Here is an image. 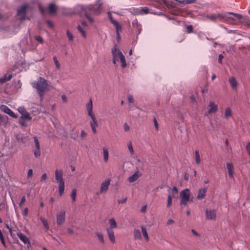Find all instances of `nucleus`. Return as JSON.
I'll list each match as a JSON object with an SVG mask.
<instances>
[{
	"label": "nucleus",
	"instance_id": "nucleus-1",
	"mask_svg": "<svg viewBox=\"0 0 250 250\" xmlns=\"http://www.w3.org/2000/svg\"><path fill=\"white\" fill-rule=\"evenodd\" d=\"M99 9L100 6L97 8L93 5L88 6L78 5L76 7V12L81 15H84L89 21L92 23L94 20L91 15L99 14L100 13Z\"/></svg>",
	"mask_w": 250,
	"mask_h": 250
},
{
	"label": "nucleus",
	"instance_id": "nucleus-2",
	"mask_svg": "<svg viewBox=\"0 0 250 250\" xmlns=\"http://www.w3.org/2000/svg\"><path fill=\"white\" fill-rule=\"evenodd\" d=\"M229 15H233L237 20H240L242 19L243 16L242 15L239 14H236L233 12L226 13L224 14H221L220 13L213 14L211 15H207L205 16L207 19L209 20L212 21H215L216 20H229L230 22L234 21L235 20L234 18L229 16Z\"/></svg>",
	"mask_w": 250,
	"mask_h": 250
},
{
	"label": "nucleus",
	"instance_id": "nucleus-3",
	"mask_svg": "<svg viewBox=\"0 0 250 250\" xmlns=\"http://www.w3.org/2000/svg\"><path fill=\"white\" fill-rule=\"evenodd\" d=\"M31 84L33 88L37 89L40 99L42 101L45 92L49 90L47 81L44 78L40 77L37 81L32 83Z\"/></svg>",
	"mask_w": 250,
	"mask_h": 250
},
{
	"label": "nucleus",
	"instance_id": "nucleus-4",
	"mask_svg": "<svg viewBox=\"0 0 250 250\" xmlns=\"http://www.w3.org/2000/svg\"><path fill=\"white\" fill-rule=\"evenodd\" d=\"M55 179L59 182V192L62 196L64 190V181L63 179V172L62 170H56Z\"/></svg>",
	"mask_w": 250,
	"mask_h": 250
},
{
	"label": "nucleus",
	"instance_id": "nucleus-5",
	"mask_svg": "<svg viewBox=\"0 0 250 250\" xmlns=\"http://www.w3.org/2000/svg\"><path fill=\"white\" fill-rule=\"evenodd\" d=\"M190 191L188 188L182 190L180 193L181 199L180 204L186 206L188 201L192 202V199H190Z\"/></svg>",
	"mask_w": 250,
	"mask_h": 250
},
{
	"label": "nucleus",
	"instance_id": "nucleus-6",
	"mask_svg": "<svg viewBox=\"0 0 250 250\" xmlns=\"http://www.w3.org/2000/svg\"><path fill=\"white\" fill-rule=\"evenodd\" d=\"M109 19L111 22L115 26L116 28V33L117 38V41L119 42L121 40V37L119 34V32L122 31V28L121 25L119 23V22L113 19V18L110 16Z\"/></svg>",
	"mask_w": 250,
	"mask_h": 250
},
{
	"label": "nucleus",
	"instance_id": "nucleus-7",
	"mask_svg": "<svg viewBox=\"0 0 250 250\" xmlns=\"http://www.w3.org/2000/svg\"><path fill=\"white\" fill-rule=\"evenodd\" d=\"M110 184V180L108 179L103 182L101 184L100 193H105L107 191L108 187Z\"/></svg>",
	"mask_w": 250,
	"mask_h": 250
},
{
	"label": "nucleus",
	"instance_id": "nucleus-8",
	"mask_svg": "<svg viewBox=\"0 0 250 250\" xmlns=\"http://www.w3.org/2000/svg\"><path fill=\"white\" fill-rule=\"evenodd\" d=\"M57 223L59 226L61 225L65 222V213L64 211H61L58 213L56 215Z\"/></svg>",
	"mask_w": 250,
	"mask_h": 250
},
{
	"label": "nucleus",
	"instance_id": "nucleus-9",
	"mask_svg": "<svg viewBox=\"0 0 250 250\" xmlns=\"http://www.w3.org/2000/svg\"><path fill=\"white\" fill-rule=\"evenodd\" d=\"M206 217L208 220H215L216 217V210L214 209H207Z\"/></svg>",
	"mask_w": 250,
	"mask_h": 250
},
{
	"label": "nucleus",
	"instance_id": "nucleus-10",
	"mask_svg": "<svg viewBox=\"0 0 250 250\" xmlns=\"http://www.w3.org/2000/svg\"><path fill=\"white\" fill-rule=\"evenodd\" d=\"M92 121L90 122V125L91 127L92 132L95 134L97 132L96 127L98 126V121L95 115L89 116Z\"/></svg>",
	"mask_w": 250,
	"mask_h": 250
},
{
	"label": "nucleus",
	"instance_id": "nucleus-11",
	"mask_svg": "<svg viewBox=\"0 0 250 250\" xmlns=\"http://www.w3.org/2000/svg\"><path fill=\"white\" fill-rule=\"evenodd\" d=\"M27 9V6L26 5H22L20 8H19L18 10V14L19 15H21V17L20 18L21 20H23L25 18V15L26 14Z\"/></svg>",
	"mask_w": 250,
	"mask_h": 250
},
{
	"label": "nucleus",
	"instance_id": "nucleus-12",
	"mask_svg": "<svg viewBox=\"0 0 250 250\" xmlns=\"http://www.w3.org/2000/svg\"><path fill=\"white\" fill-rule=\"evenodd\" d=\"M207 190V187H204V188L199 189L196 198L200 200L203 199L206 195Z\"/></svg>",
	"mask_w": 250,
	"mask_h": 250
},
{
	"label": "nucleus",
	"instance_id": "nucleus-13",
	"mask_svg": "<svg viewBox=\"0 0 250 250\" xmlns=\"http://www.w3.org/2000/svg\"><path fill=\"white\" fill-rule=\"evenodd\" d=\"M208 107V114L215 113L218 110L217 104H215L213 102H210L209 103Z\"/></svg>",
	"mask_w": 250,
	"mask_h": 250
},
{
	"label": "nucleus",
	"instance_id": "nucleus-14",
	"mask_svg": "<svg viewBox=\"0 0 250 250\" xmlns=\"http://www.w3.org/2000/svg\"><path fill=\"white\" fill-rule=\"evenodd\" d=\"M86 107L87 111V114L89 116L95 115L93 113L92 101L91 99L89 100V102L86 104Z\"/></svg>",
	"mask_w": 250,
	"mask_h": 250
},
{
	"label": "nucleus",
	"instance_id": "nucleus-15",
	"mask_svg": "<svg viewBox=\"0 0 250 250\" xmlns=\"http://www.w3.org/2000/svg\"><path fill=\"white\" fill-rule=\"evenodd\" d=\"M132 24L133 28L137 32V34H140L142 30V26L141 25L138 23L137 20H133L132 22Z\"/></svg>",
	"mask_w": 250,
	"mask_h": 250
},
{
	"label": "nucleus",
	"instance_id": "nucleus-16",
	"mask_svg": "<svg viewBox=\"0 0 250 250\" xmlns=\"http://www.w3.org/2000/svg\"><path fill=\"white\" fill-rule=\"evenodd\" d=\"M141 174L139 171H136L132 175L129 176L128 178V180L129 182L132 183L135 181L140 176H141Z\"/></svg>",
	"mask_w": 250,
	"mask_h": 250
},
{
	"label": "nucleus",
	"instance_id": "nucleus-17",
	"mask_svg": "<svg viewBox=\"0 0 250 250\" xmlns=\"http://www.w3.org/2000/svg\"><path fill=\"white\" fill-rule=\"evenodd\" d=\"M227 167L228 170V173L230 178L232 179L233 178V174H234V168L233 166L232 163H227Z\"/></svg>",
	"mask_w": 250,
	"mask_h": 250
},
{
	"label": "nucleus",
	"instance_id": "nucleus-18",
	"mask_svg": "<svg viewBox=\"0 0 250 250\" xmlns=\"http://www.w3.org/2000/svg\"><path fill=\"white\" fill-rule=\"evenodd\" d=\"M47 9L48 10L49 13L50 14L53 15L56 13L57 10V7L54 3H50L48 4Z\"/></svg>",
	"mask_w": 250,
	"mask_h": 250
},
{
	"label": "nucleus",
	"instance_id": "nucleus-19",
	"mask_svg": "<svg viewBox=\"0 0 250 250\" xmlns=\"http://www.w3.org/2000/svg\"><path fill=\"white\" fill-rule=\"evenodd\" d=\"M17 236L19 238V239L23 242L24 244H30L29 239L23 233L21 232H19L17 233Z\"/></svg>",
	"mask_w": 250,
	"mask_h": 250
},
{
	"label": "nucleus",
	"instance_id": "nucleus-20",
	"mask_svg": "<svg viewBox=\"0 0 250 250\" xmlns=\"http://www.w3.org/2000/svg\"><path fill=\"white\" fill-rule=\"evenodd\" d=\"M106 230L110 241L112 243H115V239L113 229L106 228Z\"/></svg>",
	"mask_w": 250,
	"mask_h": 250
},
{
	"label": "nucleus",
	"instance_id": "nucleus-21",
	"mask_svg": "<svg viewBox=\"0 0 250 250\" xmlns=\"http://www.w3.org/2000/svg\"><path fill=\"white\" fill-rule=\"evenodd\" d=\"M120 52L121 51L117 49L116 45H115L114 48L112 49V54L113 55V58L117 59V61H119V59L120 58V55L119 54Z\"/></svg>",
	"mask_w": 250,
	"mask_h": 250
},
{
	"label": "nucleus",
	"instance_id": "nucleus-22",
	"mask_svg": "<svg viewBox=\"0 0 250 250\" xmlns=\"http://www.w3.org/2000/svg\"><path fill=\"white\" fill-rule=\"evenodd\" d=\"M23 113L21 116V118L27 121H30L31 120V117H30L29 114L27 112L24 107H23Z\"/></svg>",
	"mask_w": 250,
	"mask_h": 250
},
{
	"label": "nucleus",
	"instance_id": "nucleus-23",
	"mask_svg": "<svg viewBox=\"0 0 250 250\" xmlns=\"http://www.w3.org/2000/svg\"><path fill=\"white\" fill-rule=\"evenodd\" d=\"M229 82L232 89H236L237 88L238 83L234 77L229 78Z\"/></svg>",
	"mask_w": 250,
	"mask_h": 250
},
{
	"label": "nucleus",
	"instance_id": "nucleus-24",
	"mask_svg": "<svg viewBox=\"0 0 250 250\" xmlns=\"http://www.w3.org/2000/svg\"><path fill=\"white\" fill-rule=\"evenodd\" d=\"M134 236L135 239L141 240L142 239V235L139 229H135L134 230Z\"/></svg>",
	"mask_w": 250,
	"mask_h": 250
},
{
	"label": "nucleus",
	"instance_id": "nucleus-25",
	"mask_svg": "<svg viewBox=\"0 0 250 250\" xmlns=\"http://www.w3.org/2000/svg\"><path fill=\"white\" fill-rule=\"evenodd\" d=\"M109 225H110V227L107 228L108 229H113L116 228L117 227V223H116V222L115 220L114 219V218H110L109 220Z\"/></svg>",
	"mask_w": 250,
	"mask_h": 250
},
{
	"label": "nucleus",
	"instance_id": "nucleus-26",
	"mask_svg": "<svg viewBox=\"0 0 250 250\" xmlns=\"http://www.w3.org/2000/svg\"><path fill=\"white\" fill-rule=\"evenodd\" d=\"M160 3L161 4H165L168 8L174 7V3L172 1H168L166 0H162Z\"/></svg>",
	"mask_w": 250,
	"mask_h": 250
},
{
	"label": "nucleus",
	"instance_id": "nucleus-27",
	"mask_svg": "<svg viewBox=\"0 0 250 250\" xmlns=\"http://www.w3.org/2000/svg\"><path fill=\"white\" fill-rule=\"evenodd\" d=\"M119 54L120 55V58L119 59L122 63V67L124 68L126 66L125 59L122 52H120Z\"/></svg>",
	"mask_w": 250,
	"mask_h": 250
},
{
	"label": "nucleus",
	"instance_id": "nucleus-28",
	"mask_svg": "<svg viewBox=\"0 0 250 250\" xmlns=\"http://www.w3.org/2000/svg\"><path fill=\"white\" fill-rule=\"evenodd\" d=\"M103 156L104 162H107L108 160V150L106 147L103 148Z\"/></svg>",
	"mask_w": 250,
	"mask_h": 250
},
{
	"label": "nucleus",
	"instance_id": "nucleus-29",
	"mask_svg": "<svg viewBox=\"0 0 250 250\" xmlns=\"http://www.w3.org/2000/svg\"><path fill=\"white\" fill-rule=\"evenodd\" d=\"M232 116V112L229 107H227L225 110V118L228 119Z\"/></svg>",
	"mask_w": 250,
	"mask_h": 250
},
{
	"label": "nucleus",
	"instance_id": "nucleus-30",
	"mask_svg": "<svg viewBox=\"0 0 250 250\" xmlns=\"http://www.w3.org/2000/svg\"><path fill=\"white\" fill-rule=\"evenodd\" d=\"M141 229H142V233H143V235L144 238L147 241H148L149 240V237H148L146 229L143 226H141Z\"/></svg>",
	"mask_w": 250,
	"mask_h": 250
},
{
	"label": "nucleus",
	"instance_id": "nucleus-31",
	"mask_svg": "<svg viewBox=\"0 0 250 250\" xmlns=\"http://www.w3.org/2000/svg\"><path fill=\"white\" fill-rule=\"evenodd\" d=\"M0 110L6 114H8V113L11 110L7 106L4 104L0 105Z\"/></svg>",
	"mask_w": 250,
	"mask_h": 250
},
{
	"label": "nucleus",
	"instance_id": "nucleus-32",
	"mask_svg": "<svg viewBox=\"0 0 250 250\" xmlns=\"http://www.w3.org/2000/svg\"><path fill=\"white\" fill-rule=\"evenodd\" d=\"M40 220L41 222H42L44 228L46 229V230L49 229V225L48 224L47 221L44 219L43 217H41Z\"/></svg>",
	"mask_w": 250,
	"mask_h": 250
},
{
	"label": "nucleus",
	"instance_id": "nucleus-33",
	"mask_svg": "<svg viewBox=\"0 0 250 250\" xmlns=\"http://www.w3.org/2000/svg\"><path fill=\"white\" fill-rule=\"evenodd\" d=\"M16 138L19 142L23 143L25 142L26 139L25 137L22 134H18L16 136Z\"/></svg>",
	"mask_w": 250,
	"mask_h": 250
},
{
	"label": "nucleus",
	"instance_id": "nucleus-34",
	"mask_svg": "<svg viewBox=\"0 0 250 250\" xmlns=\"http://www.w3.org/2000/svg\"><path fill=\"white\" fill-rule=\"evenodd\" d=\"M195 162L197 164H199L201 163V159H200L199 152L198 150H196L195 151Z\"/></svg>",
	"mask_w": 250,
	"mask_h": 250
},
{
	"label": "nucleus",
	"instance_id": "nucleus-35",
	"mask_svg": "<svg viewBox=\"0 0 250 250\" xmlns=\"http://www.w3.org/2000/svg\"><path fill=\"white\" fill-rule=\"evenodd\" d=\"M95 234H96V235L97 236V237H98V239L99 240V241L102 243L104 244V240L103 235L102 233H99V232H96Z\"/></svg>",
	"mask_w": 250,
	"mask_h": 250
},
{
	"label": "nucleus",
	"instance_id": "nucleus-36",
	"mask_svg": "<svg viewBox=\"0 0 250 250\" xmlns=\"http://www.w3.org/2000/svg\"><path fill=\"white\" fill-rule=\"evenodd\" d=\"M76 194H77V189L75 188L73 189L70 196H71V197L73 201H75L76 200Z\"/></svg>",
	"mask_w": 250,
	"mask_h": 250
},
{
	"label": "nucleus",
	"instance_id": "nucleus-37",
	"mask_svg": "<svg viewBox=\"0 0 250 250\" xmlns=\"http://www.w3.org/2000/svg\"><path fill=\"white\" fill-rule=\"evenodd\" d=\"M34 155L36 158H39L41 155V149L35 148L34 151Z\"/></svg>",
	"mask_w": 250,
	"mask_h": 250
},
{
	"label": "nucleus",
	"instance_id": "nucleus-38",
	"mask_svg": "<svg viewBox=\"0 0 250 250\" xmlns=\"http://www.w3.org/2000/svg\"><path fill=\"white\" fill-rule=\"evenodd\" d=\"M77 29L79 30V31L80 33H81V34H82L83 38H85L86 37V33H85L84 30H83V28L80 25L78 26Z\"/></svg>",
	"mask_w": 250,
	"mask_h": 250
},
{
	"label": "nucleus",
	"instance_id": "nucleus-39",
	"mask_svg": "<svg viewBox=\"0 0 250 250\" xmlns=\"http://www.w3.org/2000/svg\"><path fill=\"white\" fill-rule=\"evenodd\" d=\"M53 61L55 62V65L57 69H59L60 68V64L56 56H54L53 58Z\"/></svg>",
	"mask_w": 250,
	"mask_h": 250
},
{
	"label": "nucleus",
	"instance_id": "nucleus-40",
	"mask_svg": "<svg viewBox=\"0 0 250 250\" xmlns=\"http://www.w3.org/2000/svg\"><path fill=\"white\" fill-rule=\"evenodd\" d=\"M34 140L35 144V148L40 149L39 141L37 137H34Z\"/></svg>",
	"mask_w": 250,
	"mask_h": 250
},
{
	"label": "nucleus",
	"instance_id": "nucleus-41",
	"mask_svg": "<svg viewBox=\"0 0 250 250\" xmlns=\"http://www.w3.org/2000/svg\"><path fill=\"white\" fill-rule=\"evenodd\" d=\"M127 147L128 148V150L131 155H133L134 154V150L132 147V145L131 142H129L127 144Z\"/></svg>",
	"mask_w": 250,
	"mask_h": 250
},
{
	"label": "nucleus",
	"instance_id": "nucleus-42",
	"mask_svg": "<svg viewBox=\"0 0 250 250\" xmlns=\"http://www.w3.org/2000/svg\"><path fill=\"white\" fill-rule=\"evenodd\" d=\"M149 13V9L147 7H144L141 8V13L146 14Z\"/></svg>",
	"mask_w": 250,
	"mask_h": 250
},
{
	"label": "nucleus",
	"instance_id": "nucleus-43",
	"mask_svg": "<svg viewBox=\"0 0 250 250\" xmlns=\"http://www.w3.org/2000/svg\"><path fill=\"white\" fill-rule=\"evenodd\" d=\"M66 35L68 38V39L70 41H73V36L72 35V34L68 30H67V32H66Z\"/></svg>",
	"mask_w": 250,
	"mask_h": 250
},
{
	"label": "nucleus",
	"instance_id": "nucleus-44",
	"mask_svg": "<svg viewBox=\"0 0 250 250\" xmlns=\"http://www.w3.org/2000/svg\"><path fill=\"white\" fill-rule=\"evenodd\" d=\"M196 0H184L183 1H180L181 3L185 4H189L195 2Z\"/></svg>",
	"mask_w": 250,
	"mask_h": 250
},
{
	"label": "nucleus",
	"instance_id": "nucleus-45",
	"mask_svg": "<svg viewBox=\"0 0 250 250\" xmlns=\"http://www.w3.org/2000/svg\"><path fill=\"white\" fill-rule=\"evenodd\" d=\"M19 124L22 126H27V124L25 122L24 120L21 118L19 119Z\"/></svg>",
	"mask_w": 250,
	"mask_h": 250
},
{
	"label": "nucleus",
	"instance_id": "nucleus-46",
	"mask_svg": "<svg viewBox=\"0 0 250 250\" xmlns=\"http://www.w3.org/2000/svg\"><path fill=\"white\" fill-rule=\"evenodd\" d=\"M172 204V199L170 195H168L167 197V207H169Z\"/></svg>",
	"mask_w": 250,
	"mask_h": 250
},
{
	"label": "nucleus",
	"instance_id": "nucleus-47",
	"mask_svg": "<svg viewBox=\"0 0 250 250\" xmlns=\"http://www.w3.org/2000/svg\"><path fill=\"white\" fill-rule=\"evenodd\" d=\"M246 150L247 151V153H248L249 156L250 157V142H249L247 144L246 146Z\"/></svg>",
	"mask_w": 250,
	"mask_h": 250
},
{
	"label": "nucleus",
	"instance_id": "nucleus-48",
	"mask_svg": "<svg viewBox=\"0 0 250 250\" xmlns=\"http://www.w3.org/2000/svg\"><path fill=\"white\" fill-rule=\"evenodd\" d=\"M7 114H8L10 116H11V117L14 118H17L18 117L12 110H11Z\"/></svg>",
	"mask_w": 250,
	"mask_h": 250
},
{
	"label": "nucleus",
	"instance_id": "nucleus-49",
	"mask_svg": "<svg viewBox=\"0 0 250 250\" xmlns=\"http://www.w3.org/2000/svg\"><path fill=\"white\" fill-rule=\"evenodd\" d=\"M35 39L41 43H42L43 42V40L42 38L39 36H36L35 37Z\"/></svg>",
	"mask_w": 250,
	"mask_h": 250
},
{
	"label": "nucleus",
	"instance_id": "nucleus-50",
	"mask_svg": "<svg viewBox=\"0 0 250 250\" xmlns=\"http://www.w3.org/2000/svg\"><path fill=\"white\" fill-rule=\"evenodd\" d=\"M188 32L190 33L193 32V26L192 25H188L187 27Z\"/></svg>",
	"mask_w": 250,
	"mask_h": 250
},
{
	"label": "nucleus",
	"instance_id": "nucleus-51",
	"mask_svg": "<svg viewBox=\"0 0 250 250\" xmlns=\"http://www.w3.org/2000/svg\"><path fill=\"white\" fill-rule=\"evenodd\" d=\"M6 202L5 201H3L2 202L0 203V210H1L3 208H5L6 206Z\"/></svg>",
	"mask_w": 250,
	"mask_h": 250
},
{
	"label": "nucleus",
	"instance_id": "nucleus-52",
	"mask_svg": "<svg viewBox=\"0 0 250 250\" xmlns=\"http://www.w3.org/2000/svg\"><path fill=\"white\" fill-rule=\"evenodd\" d=\"M153 122L154 124V126L157 130H158V123L157 121V120L155 117L153 118Z\"/></svg>",
	"mask_w": 250,
	"mask_h": 250
},
{
	"label": "nucleus",
	"instance_id": "nucleus-53",
	"mask_svg": "<svg viewBox=\"0 0 250 250\" xmlns=\"http://www.w3.org/2000/svg\"><path fill=\"white\" fill-rule=\"evenodd\" d=\"M127 99H128V101L130 103H132L134 102V99H133V97L132 95H128V97H127Z\"/></svg>",
	"mask_w": 250,
	"mask_h": 250
},
{
	"label": "nucleus",
	"instance_id": "nucleus-54",
	"mask_svg": "<svg viewBox=\"0 0 250 250\" xmlns=\"http://www.w3.org/2000/svg\"><path fill=\"white\" fill-rule=\"evenodd\" d=\"M26 201V198H25V197L24 196H23V197H22L21 199V200L20 201V203L19 204V206L20 207H21V205L25 203Z\"/></svg>",
	"mask_w": 250,
	"mask_h": 250
},
{
	"label": "nucleus",
	"instance_id": "nucleus-55",
	"mask_svg": "<svg viewBox=\"0 0 250 250\" xmlns=\"http://www.w3.org/2000/svg\"><path fill=\"white\" fill-rule=\"evenodd\" d=\"M126 200H127L126 198H122V199L118 200V203L119 204H123V203H125V202L126 201Z\"/></svg>",
	"mask_w": 250,
	"mask_h": 250
},
{
	"label": "nucleus",
	"instance_id": "nucleus-56",
	"mask_svg": "<svg viewBox=\"0 0 250 250\" xmlns=\"http://www.w3.org/2000/svg\"><path fill=\"white\" fill-rule=\"evenodd\" d=\"M28 209L27 208H25L22 212V215L24 216H26L28 214Z\"/></svg>",
	"mask_w": 250,
	"mask_h": 250
},
{
	"label": "nucleus",
	"instance_id": "nucleus-57",
	"mask_svg": "<svg viewBox=\"0 0 250 250\" xmlns=\"http://www.w3.org/2000/svg\"><path fill=\"white\" fill-rule=\"evenodd\" d=\"M124 128L125 131H127L129 130L130 128L127 123H125L124 125Z\"/></svg>",
	"mask_w": 250,
	"mask_h": 250
},
{
	"label": "nucleus",
	"instance_id": "nucleus-58",
	"mask_svg": "<svg viewBox=\"0 0 250 250\" xmlns=\"http://www.w3.org/2000/svg\"><path fill=\"white\" fill-rule=\"evenodd\" d=\"M87 135V133L84 130H82L81 132V137L82 138H84Z\"/></svg>",
	"mask_w": 250,
	"mask_h": 250
},
{
	"label": "nucleus",
	"instance_id": "nucleus-59",
	"mask_svg": "<svg viewBox=\"0 0 250 250\" xmlns=\"http://www.w3.org/2000/svg\"><path fill=\"white\" fill-rule=\"evenodd\" d=\"M46 23L50 28H52L53 27V24L50 21L47 20L46 21Z\"/></svg>",
	"mask_w": 250,
	"mask_h": 250
},
{
	"label": "nucleus",
	"instance_id": "nucleus-60",
	"mask_svg": "<svg viewBox=\"0 0 250 250\" xmlns=\"http://www.w3.org/2000/svg\"><path fill=\"white\" fill-rule=\"evenodd\" d=\"M32 175H33L32 169H29L28 171V173H27V177L28 178L32 176Z\"/></svg>",
	"mask_w": 250,
	"mask_h": 250
},
{
	"label": "nucleus",
	"instance_id": "nucleus-61",
	"mask_svg": "<svg viewBox=\"0 0 250 250\" xmlns=\"http://www.w3.org/2000/svg\"><path fill=\"white\" fill-rule=\"evenodd\" d=\"M6 81H7V80L6 79V75L4 77L0 78V83H3Z\"/></svg>",
	"mask_w": 250,
	"mask_h": 250
},
{
	"label": "nucleus",
	"instance_id": "nucleus-62",
	"mask_svg": "<svg viewBox=\"0 0 250 250\" xmlns=\"http://www.w3.org/2000/svg\"><path fill=\"white\" fill-rule=\"evenodd\" d=\"M46 178H47L46 174L43 173L41 176V181H45V180H46Z\"/></svg>",
	"mask_w": 250,
	"mask_h": 250
},
{
	"label": "nucleus",
	"instance_id": "nucleus-63",
	"mask_svg": "<svg viewBox=\"0 0 250 250\" xmlns=\"http://www.w3.org/2000/svg\"><path fill=\"white\" fill-rule=\"evenodd\" d=\"M223 58H224V56L222 54H220L219 55V58H218L219 63H220L221 64L222 63V60Z\"/></svg>",
	"mask_w": 250,
	"mask_h": 250
},
{
	"label": "nucleus",
	"instance_id": "nucleus-64",
	"mask_svg": "<svg viewBox=\"0 0 250 250\" xmlns=\"http://www.w3.org/2000/svg\"><path fill=\"white\" fill-rule=\"evenodd\" d=\"M174 223V220L171 219H170L167 220V225H171V224H173Z\"/></svg>",
	"mask_w": 250,
	"mask_h": 250
}]
</instances>
